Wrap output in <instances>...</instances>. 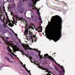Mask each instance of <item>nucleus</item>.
Here are the masks:
<instances>
[{
  "mask_svg": "<svg viewBox=\"0 0 75 75\" xmlns=\"http://www.w3.org/2000/svg\"><path fill=\"white\" fill-rule=\"evenodd\" d=\"M56 17L58 18L59 20H57L55 22V27L54 28H52L50 29V31L51 33H52L54 30H55L56 33L55 34L56 37H53V36H51L50 38H49L48 37V30L47 29V28H46L45 32V35L47 38H48L49 40H54L55 42H57L58 40V38H61V30H62V21L61 18L58 15H56L55 16H52L50 21H50L48 22L49 24L51 23L52 24H54V20L55 18Z\"/></svg>",
  "mask_w": 75,
  "mask_h": 75,
  "instance_id": "obj_1",
  "label": "nucleus"
},
{
  "mask_svg": "<svg viewBox=\"0 0 75 75\" xmlns=\"http://www.w3.org/2000/svg\"><path fill=\"white\" fill-rule=\"evenodd\" d=\"M44 56L45 57H46L48 59H51V60H52V61H53L54 62V63H55V64H57V62H56V61H55V60H54V59L52 57L48 55V54H44Z\"/></svg>",
  "mask_w": 75,
  "mask_h": 75,
  "instance_id": "obj_2",
  "label": "nucleus"
},
{
  "mask_svg": "<svg viewBox=\"0 0 75 75\" xmlns=\"http://www.w3.org/2000/svg\"><path fill=\"white\" fill-rule=\"evenodd\" d=\"M7 44L8 45V47H7V49L8 51H9V50H10V48L9 46L12 47L13 46V42H11L10 41H8L7 43Z\"/></svg>",
  "mask_w": 75,
  "mask_h": 75,
  "instance_id": "obj_3",
  "label": "nucleus"
},
{
  "mask_svg": "<svg viewBox=\"0 0 75 75\" xmlns=\"http://www.w3.org/2000/svg\"><path fill=\"white\" fill-rule=\"evenodd\" d=\"M56 65H57V66H58V67H60L62 72L64 73V74H63V75H64V74H65V69H64V67L63 66H61V65L58 63H57Z\"/></svg>",
  "mask_w": 75,
  "mask_h": 75,
  "instance_id": "obj_4",
  "label": "nucleus"
},
{
  "mask_svg": "<svg viewBox=\"0 0 75 75\" xmlns=\"http://www.w3.org/2000/svg\"><path fill=\"white\" fill-rule=\"evenodd\" d=\"M54 68L57 71V72H59V73H60L59 75H62V71H60L56 66H54Z\"/></svg>",
  "mask_w": 75,
  "mask_h": 75,
  "instance_id": "obj_5",
  "label": "nucleus"
},
{
  "mask_svg": "<svg viewBox=\"0 0 75 75\" xmlns=\"http://www.w3.org/2000/svg\"><path fill=\"white\" fill-rule=\"evenodd\" d=\"M26 48H25V47H24V48L25 50V51H26V50H33V49H32L31 48H30V46H29V45H28L27 46H26Z\"/></svg>",
  "mask_w": 75,
  "mask_h": 75,
  "instance_id": "obj_6",
  "label": "nucleus"
},
{
  "mask_svg": "<svg viewBox=\"0 0 75 75\" xmlns=\"http://www.w3.org/2000/svg\"><path fill=\"white\" fill-rule=\"evenodd\" d=\"M15 17L16 18H18V19H16L17 21H20V20H22L23 19V18H19L18 17H17V15H16L15 16Z\"/></svg>",
  "mask_w": 75,
  "mask_h": 75,
  "instance_id": "obj_7",
  "label": "nucleus"
},
{
  "mask_svg": "<svg viewBox=\"0 0 75 75\" xmlns=\"http://www.w3.org/2000/svg\"><path fill=\"white\" fill-rule=\"evenodd\" d=\"M5 58L6 61H9V62H11V63H13V62L10 61V59H9V58H8V57H5Z\"/></svg>",
  "mask_w": 75,
  "mask_h": 75,
  "instance_id": "obj_8",
  "label": "nucleus"
},
{
  "mask_svg": "<svg viewBox=\"0 0 75 75\" xmlns=\"http://www.w3.org/2000/svg\"><path fill=\"white\" fill-rule=\"evenodd\" d=\"M8 26L11 27H13V26H14V25L11 23V22H9V23L8 24Z\"/></svg>",
  "mask_w": 75,
  "mask_h": 75,
  "instance_id": "obj_9",
  "label": "nucleus"
},
{
  "mask_svg": "<svg viewBox=\"0 0 75 75\" xmlns=\"http://www.w3.org/2000/svg\"><path fill=\"white\" fill-rule=\"evenodd\" d=\"M38 53V56H40V57L42 59V55H40V54H41V51H39Z\"/></svg>",
  "mask_w": 75,
  "mask_h": 75,
  "instance_id": "obj_10",
  "label": "nucleus"
},
{
  "mask_svg": "<svg viewBox=\"0 0 75 75\" xmlns=\"http://www.w3.org/2000/svg\"><path fill=\"white\" fill-rule=\"evenodd\" d=\"M36 31H38V29H41V27H38L37 28H35Z\"/></svg>",
  "mask_w": 75,
  "mask_h": 75,
  "instance_id": "obj_11",
  "label": "nucleus"
},
{
  "mask_svg": "<svg viewBox=\"0 0 75 75\" xmlns=\"http://www.w3.org/2000/svg\"><path fill=\"white\" fill-rule=\"evenodd\" d=\"M21 45H22V47H23V48H25L26 47V46L25 45V44L24 43H21Z\"/></svg>",
  "mask_w": 75,
  "mask_h": 75,
  "instance_id": "obj_12",
  "label": "nucleus"
},
{
  "mask_svg": "<svg viewBox=\"0 0 75 75\" xmlns=\"http://www.w3.org/2000/svg\"><path fill=\"white\" fill-rule=\"evenodd\" d=\"M7 54H8V55H9L10 56V57H11L12 58H14L13 55L11 54H10L9 52H8Z\"/></svg>",
  "mask_w": 75,
  "mask_h": 75,
  "instance_id": "obj_13",
  "label": "nucleus"
},
{
  "mask_svg": "<svg viewBox=\"0 0 75 75\" xmlns=\"http://www.w3.org/2000/svg\"><path fill=\"white\" fill-rule=\"evenodd\" d=\"M38 67L39 68H42L43 69H42L44 70H45V69L44 68H43L42 67H40V65H39V64H38Z\"/></svg>",
  "mask_w": 75,
  "mask_h": 75,
  "instance_id": "obj_14",
  "label": "nucleus"
},
{
  "mask_svg": "<svg viewBox=\"0 0 75 75\" xmlns=\"http://www.w3.org/2000/svg\"><path fill=\"white\" fill-rule=\"evenodd\" d=\"M33 3H30L29 4V6L30 7H33Z\"/></svg>",
  "mask_w": 75,
  "mask_h": 75,
  "instance_id": "obj_15",
  "label": "nucleus"
},
{
  "mask_svg": "<svg viewBox=\"0 0 75 75\" xmlns=\"http://www.w3.org/2000/svg\"><path fill=\"white\" fill-rule=\"evenodd\" d=\"M42 29H41L40 31V30H39V29H38V33H41V32H42Z\"/></svg>",
  "mask_w": 75,
  "mask_h": 75,
  "instance_id": "obj_16",
  "label": "nucleus"
},
{
  "mask_svg": "<svg viewBox=\"0 0 75 75\" xmlns=\"http://www.w3.org/2000/svg\"><path fill=\"white\" fill-rule=\"evenodd\" d=\"M36 7H35V6H32V9H33V10H34V9H36Z\"/></svg>",
  "mask_w": 75,
  "mask_h": 75,
  "instance_id": "obj_17",
  "label": "nucleus"
},
{
  "mask_svg": "<svg viewBox=\"0 0 75 75\" xmlns=\"http://www.w3.org/2000/svg\"><path fill=\"white\" fill-rule=\"evenodd\" d=\"M16 51H20V48H16Z\"/></svg>",
  "mask_w": 75,
  "mask_h": 75,
  "instance_id": "obj_18",
  "label": "nucleus"
},
{
  "mask_svg": "<svg viewBox=\"0 0 75 75\" xmlns=\"http://www.w3.org/2000/svg\"><path fill=\"white\" fill-rule=\"evenodd\" d=\"M62 3H63L64 6H66L67 5V4L66 3L64 2V1H62Z\"/></svg>",
  "mask_w": 75,
  "mask_h": 75,
  "instance_id": "obj_19",
  "label": "nucleus"
},
{
  "mask_svg": "<svg viewBox=\"0 0 75 75\" xmlns=\"http://www.w3.org/2000/svg\"><path fill=\"white\" fill-rule=\"evenodd\" d=\"M26 70L28 72V73L30 75H31V74H30V72L27 69H26Z\"/></svg>",
  "mask_w": 75,
  "mask_h": 75,
  "instance_id": "obj_20",
  "label": "nucleus"
},
{
  "mask_svg": "<svg viewBox=\"0 0 75 75\" xmlns=\"http://www.w3.org/2000/svg\"><path fill=\"white\" fill-rule=\"evenodd\" d=\"M34 26V24L33 23H31L30 24V27H31L32 28Z\"/></svg>",
  "mask_w": 75,
  "mask_h": 75,
  "instance_id": "obj_21",
  "label": "nucleus"
},
{
  "mask_svg": "<svg viewBox=\"0 0 75 75\" xmlns=\"http://www.w3.org/2000/svg\"><path fill=\"white\" fill-rule=\"evenodd\" d=\"M33 58V57H32L30 56V61L31 62H32V60H31V59H32Z\"/></svg>",
  "mask_w": 75,
  "mask_h": 75,
  "instance_id": "obj_22",
  "label": "nucleus"
},
{
  "mask_svg": "<svg viewBox=\"0 0 75 75\" xmlns=\"http://www.w3.org/2000/svg\"><path fill=\"white\" fill-rule=\"evenodd\" d=\"M35 51H37V52H39L40 51H38V49H35Z\"/></svg>",
  "mask_w": 75,
  "mask_h": 75,
  "instance_id": "obj_23",
  "label": "nucleus"
},
{
  "mask_svg": "<svg viewBox=\"0 0 75 75\" xmlns=\"http://www.w3.org/2000/svg\"><path fill=\"white\" fill-rule=\"evenodd\" d=\"M23 67L25 68V69H27L26 68V67H25V65L24 64V65H23Z\"/></svg>",
  "mask_w": 75,
  "mask_h": 75,
  "instance_id": "obj_24",
  "label": "nucleus"
},
{
  "mask_svg": "<svg viewBox=\"0 0 75 75\" xmlns=\"http://www.w3.org/2000/svg\"><path fill=\"white\" fill-rule=\"evenodd\" d=\"M29 35H33V32H30Z\"/></svg>",
  "mask_w": 75,
  "mask_h": 75,
  "instance_id": "obj_25",
  "label": "nucleus"
},
{
  "mask_svg": "<svg viewBox=\"0 0 75 75\" xmlns=\"http://www.w3.org/2000/svg\"><path fill=\"white\" fill-rule=\"evenodd\" d=\"M9 51L10 52V53H11V52H12V50H11L10 49L9 50Z\"/></svg>",
  "mask_w": 75,
  "mask_h": 75,
  "instance_id": "obj_26",
  "label": "nucleus"
},
{
  "mask_svg": "<svg viewBox=\"0 0 75 75\" xmlns=\"http://www.w3.org/2000/svg\"><path fill=\"white\" fill-rule=\"evenodd\" d=\"M13 55L14 56V57H16V58H17V56H16V54H14V53H13Z\"/></svg>",
  "mask_w": 75,
  "mask_h": 75,
  "instance_id": "obj_27",
  "label": "nucleus"
},
{
  "mask_svg": "<svg viewBox=\"0 0 75 75\" xmlns=\"http://www.w3.org/2000/svg\"><path fill=\"white\" fill-rule=\"evenodd\" d=\"M38 16L39 17V19H40V18H41V16H40V14H38Z\"/></svg>",
  "mask_w": 75,
  "mask_h": 75,
  "instance_id": "obj_28",
  "label": "nucleus"
},
{
  "mask_svg": "<svg viewBox=\"0 0 75 75\" xmlns=\"http://www.w3.org/2000/svg\"><path fill=\"white\" fill-rule=\"evenodd\" d=\"M1 21H3L4 23V20L1 18Z\"/></svg>",
  "mask_w": 75,
  "mask_h": 75,
  "instance_id": "obj_29",
  "label": "nucleus"
},
{
  "mask_svg": "<svg viewBox=\"0 0 75 75\" xmlns=\"http://www.w3.org/2000/svg\"><path fill=\"white\" fill-rule=\"evenodd\" d=\"M34 63L35 64H36V65H38V64H37V63H35V62H34Z\"/></svg>",
  "mask_w": 75,
  "mask_h": 75,
  "instance_id": "obj_30",
  "label": "nucleus"
},
{
  "mask_svg": "<svg viewBox=\"0 0 75 75\" xmlns=\"http://www.w3.org/2000/svg\"><path fill=\"white\" fill-rule=\"evenodd\" d=\"M20 52H23V53H24V51L22 50H20Z\"/></svg>",
  "mask_w": 75,
  "mask_h": 75,
  "instance_id": "obj_31",
  "label": "nucleus"
},
{
  "mask_svg": "<svg viewBox=\"0 0 75 75\" xmlns=\"http://www.w3.org/2000/svg\"><path fill=\"white\" fill-rule=\"evenodd\" d=\"M14 21H13L12 22V24H13V25H14Z\"/></svg>",
  "mask_w": 75,
  "mask_h": 75,
  "instance_id": "obj_32",
  "label": "nucleus"
},
{
  "mask_svg": "<svg viewBox=\"0 0 75 75\" xmlns=\"http://www.w3.org/2000/svg\"><path fill=\"white\" fill-rule=\"evenodd\" d=\"M36 1L37 0H33V2H35V1Z\"/></svg>",
  "mask_w": 75,
  "mask_h": 75,
  "instance_id": "obj_33",
  "label": "nucleus"
},
{
  "mask_svg": "<svg viewBox=\"0 0 75 75\" xmlns=\"http://www.w3.org/2000/svg\"><path fill=\"white\" fill-rule=\"evenodd\" d=\"M3 20L4 21H5V17H4L3 18Z\"/></svg>",
  "mask_w": 75,
  "mask_h": 75,
  "instance_id": "obj_34",
  "label": "nucleus"
},
{
  "mask_svg": "<svg viewBox=\"0 0 75 75\" xmlns=\"http://www.w3.org/2000/svg\"><path fill=\"white\" fill-rule=\"evenodd\" d=\"M20 2H19L18 3V6H20Z\"/></svg>",
  "mask_w": 75,
  "mask_h": 75,
  "instance_id": "obj_35",
  "label": "nucleus"
},
{
  "mask_svg": "<svg viewBox=\"0 0 75 75\" xmlns=\"http://www.w3.org/2000/svg\"><path fill=\"white\" fill-rule=\"evenodd\" d=\"M3 8L4 10L5 9V7L4 6H3Z\"/></svg>",
  "mask_w": 75,
  "mask_h": 75,
  "instance_id": "obj_36",
  "label": "nucleus"
},
{
  "mask_svg": "<svg viewBox=\"0 0 75 75\" xmlns=\"http://www.w3.org/2000/svg\"><path fill=\"white\" fill-rule=\"evenodd\" d=\"M25 0H23V2H24V1H25ZM28 0H26V1H28Z\"/></svg>",
  "mask_w": 75,
  "mask_h": 75,
  "instance_id": "obj_37",
  "label": "nucleus"
},
{
  "mask_svg": "<svg viewBox=\"0 0 75 75\" xmlns=\"http://www.w3.org/2000/svg\"><path fill=\"white\" fill-rule=\"evenodd\" d=\"M8 21V23H10L11 22V21L10 20H9Z\"/></svg>",
  "mask_w": 75,
  "mask_h": 75,
  "instance_id": "obj_38",
  "label": "nucleus"
},
{
  "mask_svg": "<svg viewBox=\"0 0 75 75\" xmlns=\"http://www.w3.org/2000/svg\"><path fill=\"white\" fill-rule=\"evenodd\" d=\"M15 35L16 36V37H17V34L15 33Z\"/></svg>",
  "mask_w": 75,
  "mask_h": 75,
  "instance_id": "obj_39",
  "label": "nucleus"
},
{
  "mask_svg": "<svg viewBox=\"0 0 75 75\" xmlns=\"http://www.w3.org/2000/svg\"><path fill=\"white\" fill-rule=\"evenodd\" d=\"M11 54H12V55H13V54H14V53H13V52H11Z\"/></svg>",
  "mask_w": 75,
  "mask_h": 75,
  "instance_id": "obj_40",
  "label": "nucleus"
},
{
  "mask_svg": "<svg viewBox=\"0 0 75 75\" xmlns=\"http://www.w3.org/2000/svg\"><path fill=\"white\" fill-rule=\"evenodd\" d=\"M19 42H20V43H21V44H22V43H21V40H20L19 41Z\"/></svg>",
  "mask_w": 75,
  "mask_h": 75,
  "instance_id": "obj_41",
  "label": "nucleus"
},
{
  "mask_svg": "<svg viewBox=\"0 0 75 75\" xmlns=\"http://www.w3.org/2000/svg\"><path fill=\"white\" fill-rule=\"evenodd\" d=\"M36 37V35H33V37Z\"/></svg>",
  "mask_w": 75,
  "mask_h": 75,
  "instance_id": "obj_42",
  "label": "nucleus"
},
{
  "mask_svg": "<svg viewBox=\"0 0 75 75\" xmlns=\"http://www.w3.org/2000/svg\"><path fill=\"white\" fill-rule=\"evenodd\" d=\"M6 39H9V38H8V37H6Z\"/></svg>",
  "mask_w": 75,
  "mask_h": 75,
  "instance_id": "obj_43",
  "label": "nucleus"
},
{
  "mask_svg": "<svg viewBox=\"0 0 75 75\" xmlns=\"http://www.w3.org/2000/svg\"><path fill=\"white\" fill-rule=\"evenodd\" d=\"M4 12L5 13H6V10H5V9H4Z\"/></svg>",
  "mask_w": 75,
  "mask_h": 75,
  "instance_id": "obj_44",
  "label": "nucleus"
},
{
  "mask_svg": "<svg viewBox=\"0 0 75 75\" xmlns=\"http://www.w3.org/2000/svg\"><path fill=\"white\" fill-rule=\"evenodd\" d=\"M55 1H59L58 0H55Z\"/></svg>",
  "mask_w": 75,
  "mask_h": 75,
  "instance_id": "obj_45",
  "label": "nucleus"
},
{
  "mask_svg": "<svg viewBox=\"0 0 75 75\" xmlns=\"http://www.w3.org/2000/svg\"><path fill=\"white\" fill-rule=\"evenodd\" d=\"M11 31H12V33H13L14 32V31L12 30H11Z\"/></svg>",
  "mask_w": 75,
  "mask_h": 75,
  "instance_id": "obj_46",
  "label": "nucleus"
},
{
  "mask_svg": "<svg viewBox=\"0 0 75 75\" xmlns=\"http://www.w3.org/2000/svg\"><path fill=\"white\" fill-rule=\"evenodd\" d=\"M21 64H22V65H23V64L22 62H21Z\"/></svg>",
  "mask_w": 75,
  "mask_h": 75,
  "instance_id": "obj_47",
  "label": "nucleus"
},
{
  "mask_svg": "<svg viewBox=\"0 0 75 75\" xmlns=\"http://www.w3.org/2000/svg\"><path fill=\"white\" fill-rule=\"evenodd\" d=\"M9 30H12V29H11V28H9Z\"/></svg>",
  "mask_w": 75,
  "mask_h": 75,
  "instance_id": "obj_48",
  "label": "nucleus"
},
{
  "mask_svg": "<svg viewBox=\"0 0 75 75\" xmlns=\"http://www.w3.org/2000/svg\"><path fill=\"white\" fill-rule=\"evenodd\" d=\"M11 14H13V13L12 12H11Z\"/></svg>",
  "mask_w": 75,
  "mask_h": 75,
  "instance_id": "obj_49",
  "label": "nucleus"
},
{
  "mask_svg": "<svg viewBox=\"0 0 75 75\" xmlns=\"http://www.w3.org/2000/svg\"><path fill=\"white\" fill-rule=\"evenodd\" d=\"M7 20H8V21L9 20H9V18H7Z\"/></svg>",
  "mask_w": 75,
  "mask_h": 75,
  "instance_id": "obj_50",
  "label": "nucleus"
},
{
  "mask_svg": "<svg viewBox=\"0 0 75 75\" xmlns=\"http://www.w3.org/2000/svg\"><path fill=\"white\" fill-rule=\"evenodd\" d=\"M13 33L14 34H16V33H14V32H13Z\"/></svg>",
  "mask_w": 75,
  "mask_h": 75,
  "instance_id": "obj_51",
  "label": "nucleus"
},
{
  "mask_svg": "<svg viewBox=\"0 0 75 75\" xmlns=\"http://www.w3.org/2000/svg\"><path fill=\"white\" fill-rule=\"evenodd\" d=\"M33 16H31V18H32L33 17Z\"/></svg>",
  "mask_w": 75,
  "mask_h": 75,
  "instance_id": "obj_52",
  "label": "nucleus"
},
{
  "mask_svg": "<svg viewBox=\"0 0 75 75\" xmlns=\"http://www.w3.org/2000/svg\"><path fill=\"white\" fill-rule=\"evenodd\" d=\"M39 10H40V8L38 10V11H39Z\"/></svg>",
  "mask_w": 75,
  "mask_h": 75,
  "instance_id": "obj_53",
  "label": "nucleus"
},
{
  "mask_svg": "<svg viewBox=\"0 0 75 75\" xmlns=\"http://www.w3.org/2000/svg\"><path fill=\"white\" fill-rule=\"evenodd\" d=\"M22 21H24V20H23V19H22Z\"/></svg>",
  "mask_w": 75,
  "mask_h": 75,
  "instance_id": "obj_54",
  "label": "nucleus"
},
{
  "mask_svg": "<svg viewBox=\"0 0 75 75\" xmlns=\"http://www.w3.org/2000/svg\"><path fill=\"white\" fill-rule=\"evenodd\" d=\"M24 54H25V53H24V54H23V53H22V55H23V54L24 55Z\"/></svg>",
  "mask_w": 75,
  "mask_h": 75,
  "instance_id": "obj_55",
  "label": "nucleus"
},
{
  "mask_svg": "<svg viewBox=\"0 0 75 75\" xmlns=\"http://www.w3.org/2000/svg\"><path fill=\"white\" fill-rule=\"evenodd\" d=\"M20 62H21H21H21L20 61Z\"/></svg>",
  "mask_w": 75,
  "mask_h": 75,
  "instance_id": "obj_56",
  "label": "nucleus"
},
{
  "mask_svg": "<svg viewBox=\"0 0 75 75\" xmlns=\"http://www.w3.org/2000/svg\"><path fill=\"white\" fill-rule=\"evenodd\" d=\"M15 25H17V24L16 23L15 24Z\"/></svg>",
  "mask_w": 75,
  "mask_h": 75,
  "instance_id": "obj_57",
  "label": "nucleus"
},
{
  "mask_svg": "<svg viewBox=\"0 0 75 75\" xmlns=\"http://www.w3.org/2000/svg\"><path fill=\"white\" fill-rule=\"evenodd\" d=\"M40 14V13H39V14Z\"/></svg>",
  "mask_w": 75,
  "mask_h": 75,
  "instance_id": "obj_58",
  "label": "nucleus"
},
{
  "mask_svg": "<svg viewBox=\"0 0 75 75\" xmlns=\"http://www.w3.org/2000/svg\"><path fill=\"white\" fill-rule=\"evenodd\" d=\"M31 38L32 40H33V38Z\"/></svg>",
  "mask_w": 75,
  "mask_h": 75,
  "instance_id": "obj_59",
  "label": "nucleus"
},
{
  "mask_svg": "<svg viewBox=\"0 0 75 75\" xmlns=\"http://www.w3.org/2000/svg\"><path fill=\"white\" fill-rule=\"evenodd\" d=\"M32 29H34V28H32Z\"/></svg>",
  "mask_w": 75,
  "mask_h": 75,
  "instance_id": "obj_60",
  "label": "nucleus"
},
{
  "mask_svg": "<svg viewBox=\"0 0 75 75\" xmlns=\"http://www.w3.org/2000/svg\"><path fill=\"white\" fill-rule=\"evenodd\" d=\"M26 33H28V32H26Z\"/></svg>",
  "mask_w": 75,
  "mask_h": 75,
  "instance_id": "obj_61",
  "label": "nucleus"
},
{
  "mask_svg": "<svg viewBox=\"0 0 75 75\" xmlns=\"http://www.w3.org/2000/svg\"><path fill=\"white\" fill-rule=\"evenodd\" d=\"M34 27L35 28H36L35 27V26H34Z\"/></svg>",
  "mask_w": 75,
  "mask_h": 75,
  "instance_id": "obj_62",
  "label": "nucleus"
},
{
  "mask_svg": "<svg viewBox=\"0 0 75 75\" xmlns=\"http://www.w3.org/2000/svg\"><path fill=\"white\" fill-rule=\"evenodd\" d=\"M43 34L44 35V33H43Z\"/></svg>",
  "mask_w": 75,
  "mask_h": 75,
  "instance_id": "obj_63",
  "label": "nucleus"
},
{
  "mask_svg": "<svg viewBox=\"0 0 75 75\" xmlns=\"http://www.w3.org/2000/svg\"><path fill=\"white\" fill-rule=\"evenodd\" d=\"M26 25H27V24H26Z\"/></svg>",
  "mask_w": 75,
  "mask_h": 75,
  "instance_id": "obj_64",
  "label": "nucleus"
}]
</instances>
